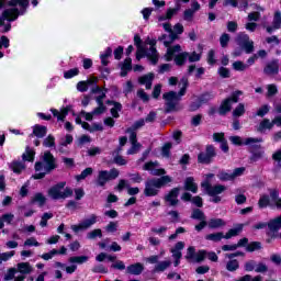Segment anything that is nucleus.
<instances>
[{"instance_id": "f257e3e1", "label": "nucleus", "mask_w": 281, "mask_h": 281, "mask_svg": "<svg viewBox=\"0 0 281 281\" xmlns=\"http://www.w3.org/2000/svg\"><path fill=\"white\" fill-rule=\"evenodd\" d=\"M30 5V0H0V27L5 34L12 30V21H16L20 14H25V10ZM8 21L9 23H5Z\"/></svg>"}, {"instance_id": "f03ea898", "label": "nucleus", "mask_w": 281, "mask_h": 281, "mask_svg": "<svg viewBox=\"0 0 281 281\" xmlns=\"http://www.w3.org/2000/svg\"><path fill=\"white\" fill-rule=\"evenodd\" d=\"M134 45L137 47L136 60H142L144 56L150 60L151 65H157L159 63V53H157V41L150 37H147L145 45H142V37L139 35L134 36Z\"/></svg>"}, {"instance_id": "7ed1b4c3", "label": "nucleus", "mask_w": 281, "mask_h": 281, "mask_svg": "<svg viewBox=\"0 0 281 281\" xmlns=\"http://www.w3.org/2000/svg\"><path fill=\"white\" fill-rule=\"evenodd\" d=\"M189 59V63H199L201 60V53H188V52H181V45L177 44L172 47L167 48V52L165 54V60L167 63H170V60H175V64L178 67H183L186 65V60Z\"/></svg>"}, {"instance_id": "20e7f679", "label": "nucleus", "mask_w": 281, "mask_h": 281, "mask_svg": "<svg viewBox=\"0 0 281 281\" xmlns=\"http://www.w3.org/2000/svg\"><path fill=\"white\" fill-rule=\"evenodd\" d=\"M56 158L49 151H45L42 156V161L35 164V175L33 179H43L45 175L56 170Z\"/></svg>"}, {"instance_id": "39448f33", "label": "nucleus", "mask_w": 281, "mask_h": 281, "mask_svg": "<svg viewBox=\"0 0 281 281\" xmlns=\"http://www.w3.org/2000/svg\"><path fill=\"white\" fill-rule=\"evenodd\" d=\"M180 92L177 94L175 91L167 92L162 95L166 101V106L168 112L179 111V102L183 95H186V89H188V78H182L180 81Z\"/></svg>"}, {"instance_id": "423d86ee", "label": "nucleus", "mask_w": 281, "mask_h": 281, "mask_svg": "<svg viewBox=\"0 0 281 281\" xmlns=\"http://www.w3.org/2000/svg\"><path fill=\"white\" fill-rule=\"evenodd\" d=\"M214 179L213 173H209L205 176V180L201 183V188L209 194V196H212L210 200L211 203H221L222 198L218 194H223L225 190H227V187L223 184H215L212 186L211 181Z\"/></svg>"}, {"instance_id": "0eeeda50", "label": "nucleus", "mask_w": 281, "mask_h": 281, "mask_svg": "<svg viewBox=\"0 0 281 281\" xmlns=\"http://www.w3.org/2000/svg\"><path fill=\"white\" fill-rule=\"evenodd\" d=\"M168 183H172V178L170 176H162L160 178L147 180L144 190L145 196H157L159 194V190H161L164 186H168Z\"/></svg>"}, {"instance_id": "6e6552de", "label": "nucleus", "mask_w": 281, "mask_h": 281, "mask_svg": "<svg viewBox=\"0 0 281 281\" xmlns=\"http://www.w3.org/2000/svg\"><path fill=\"white\" fill-rule=\"evenodd\" d=\"M67 182H59L48 189V196L54 201H60V199H69L74 194L70 188H65Z\"/></svg>"}, {"instance_id": "1a4fd4ad", "label": "nucleus", "mask_w": 281, "mask_h": 281, "mask_svg": "<svg viewBox=\"0 0 281 281\" xmlns=\"http://www.w3.org/2000/svg\"><path fill=\"white\" fill-rule=\"evenodd\" d=\"M162 27L165 30V32H168V34H170V41H165V47H167V49L169 47H172L170 45H172V43H175V41H177L179 38V36H177L178 34H183V25L181 23H177L173 29L170 25V23H165L162 24Z\"/></svg>"}, {"instance_id": "9d476101", "label": "nucleus", "mask_w": 281, "mask_h": 281, "mask_svg": "<svg viewBox=\"0 0 281 281\" xmlns=\"http://www.w3.org/2000/svg\"><path fill=\"white\" fill-rule=\"evenodd\" d=\"M120 177V170L113 168L110 171L108 170H100L97 177V184L103 188V186H106L109 181H113L114 179H117Z\"/></svg>"}, {"instance_id": "9b49d317", "label": "nucleus", "mask_w": 281, "mask_h": 281, "mask_svg": "<svg viewBox=\"0 0 281 281\" xmlns=\"http://www.w3.org/2000/svg\"><path fill=\"white\" fill-rule=\"evenodd\" d=\"M240 95H243V91H235L231 98L226 99L220 108V115H225V113H229V111H232V104H236Z\"/></svg>"}, {"instance_id": "f8f14e48", "label": "nucleus", "mask_w": 281, "mask_h": 281, "mask_svg": "<svg viewBox=\"0 0 281 281\" xmlns=\"http://www.w3.org/2000/svg\"><path fill=\"white\" fill-rule=\"evenodd\" d=\"M98 223V215H90L88 218L83 220L81 223L77 225H71L72 232L78 234V232H82L85 229H89V227L95 225Z\"/></svg>"}, {"instance_id": "ddd939ff", "label": "nucleus", "mask_w": 281, "mask_h": 281, "mask_svg": "<svg viewBox=\"0 0 281 281\" xmlns=\"http://www.w3.org/2000/svg\"><path fill=\"white\" fill-rule=\"evenodd\" d=\"M15 271L21 273V276L15 277L14 281H24L25 276H30L34 271V267L30 262H20L16 266Z\"/></svg>"}, {"instance_id": "4468645a", "label": "nucleus", "mask_w": 281, "mask_h": 281, "mask_svg": "<svg viewBox=\"0 0 281 281\" xmlns=\"http://www.w3.org/2000/svg\"><path fill=\"white\" fill-rule=\"evenodd\" d=\"M229 142H232V144H234L235 146H251V144H260V142H262V138L249 137L243 140L240 136H231Z\"/></svg>"}, {"instance_id": "2eb2a0df", "label": "nucleus", "mask_w": 281, "mask_h": 281, "mask_svg": "<svg viewBox=\"0 0 281 281\" xmlns=\"http://www.w3.org/2000/svg\"><path fill=\"white\" fill-rule=\"evenodd\" d=\"M144 170H147L154 177H164V175H166V169L159 168V162L157 161H149L145 164Z\"/></svg>"}, {"instance_id": "dca6fc26", "label": "nucleus", "mask_w": 281, "mask_h": 281, "mask_svg": "<svg viewBox=\"0 0 281 281\" xmlns=\"http://www.w3.org/2000/svg\"><path fill=\"white\" fill-rule=\"evenodd\" d=\"M186 247V243L183 241H178L172 248H171V254H172V258L175 259V267H179V265H181V258H182V254L181 250Z\"/></svg>"}, {"instance_id": "f3484780", "label": "nucleus", "mask_w": 281, "mask_h": 281, "mask_svg": "<svg viewBox=\"0 0 281 281\" xmlns=\"http://www.w3.org/2000/svg\"><path fill=\"white\" fill-rule=\"evenodd\" d=\"M237 41L238 44L243 46L246 54H251L254 52V41L249 40V35L241 33L238 35Z\"/></svg>"}, {"instance_id": "a211bd4d", "label": "nucleus", "mask_w": 281, "mask_h": 281, "mask_svg": "<svg viewBox=\"0 0 281 281\" xmlns=\"http://www.w3.org/2000/svg\"><path fill=\"white\" fill-rule=\"evenodd\" d=\"M130 133V142L132 147L127 150V155H137L142 150V144L137 143V134L133 130H127Z\"/></svg>"}, {"instance_id": "6ab92c4d", "label": "nucleus", "mask_w": 281, "mask_h": 281, "mask_svg": "<svg viewBox=\"0 0 281 281\" xmlns=\"http://www.w3.org/2000/svg\"><path fill=\"white\" fill-rule=\"evenodd\" d=\"M179 188L171 189L168 194L165 195V203L175 207V205H179Z\"/></svg>"}, {"instance_id": "aec40b11", "label": "nucleus", "mask_w": 281, "mask_h": 281, "mask_svg": "<svg viewBox=\"0 0 281 281\" xmlns=\"http://www.w3.org/2000/svg\"><path fill=\"white\" fill-rule=\"evenodd\" d=\"M238 256H243V254H240V252L226 254V258L229 259L226 262V270L227 271L234 272V271H237V269L240 267V265L238 263V260L232 259V258H236Z\"/></svg>"}, {"instance_id": "412c9836", "label": "nucleus", "mask_w": 281, "mask_h": 281, "mask_svg": "<svg viewBox=\"0 0 281 281\" xmlns=\"http://www.w3.org/2000/svg\"><path fill=\"white\" fill-rule=\"evenodd\" d=\"M281 27V12L277 11L273 16L272 25L267 26L266 30L268 34H271V32H276V30H280Z\"/></svg>"}, {"instance_id": "4be33fe9", "label": "nucleus", "mask_w": 281, "mask_h": 281, "mask_svg": "<svg viewBox=\"0 0 281 281\" xmlns=\"http://www.w3.org/2000/svg\"><path fill=\"white\" fill-rule=\"evenodd\" d=\"M265 72L269 76H278L280 74V63L278 60H272L265 68Z\"/></svg>"}, {"instance_id": "5701e85b", "label": "nucleus", "mask_w": 281, "mask_h": 281, "mask_svg": "<svg viewBox=\"0 0 281 281\" xmlns=\"http://www.w3.org/2000/svg\"><path fill=\"white\" fill-rule=\"evenodd\" d=\"M216 155L213 146L206 147V158H203V153L198 156V160L200 164H210L212 161V157Z\"/></svg>"}, {"instance_id": "b1692460", "label": "nucleus", "mask_w": 281, "mask_h": 281, "mask_svg": "<svg viewBox=\"0 0 281 281\" xmlns=\"http://www.w3.org/2000/svg\"><path fill=\"white\" fill-rule=\"evenodd\" d=\"M144 271V265L140 262L133 263L126 268V273H130L131 276H140V273Z\"/></svg>"}, {"instance_id": "393cba45", "label": "nucleus", "mask_w": 281, "mask_h": 281, "mask_svg": "<svg viewBox=\"0 0 281 281\" xmlns=\"http://www.w3.org/2000/svg\"><path fill=\"white\" fill-rule=\"evenodd\" d=\"M50 111L54 117H57L58 122H65V119L69 115V108H63L60 111L52 109Z\"/></svg>"}, {"instance_id": "a878e982", "label": "nucleus", "mask_w": 281, "mask_h": 281, "mask_svg": "<svg viewBox=\"0 0 281 281\" xmlns=\"http://www.w3.org/2000/svg\"><path fill=\"white\" fill-rule=\"evenodd\" d=\"M95 82H98V78L92 77L90 79H88L87 81H79L77 83V89L81 92H85L89 89V85H95Z\"/></svg>"}, {"instance_id": "bb28decb", "label": "nucleus", "mask_w": 281, "mask_h": 281, "mask_svg": "<svg viewBox=\"0 0 281 281\" xmlns=\"http://www.w3.org/2000/svg\"><path fill=\"white\" fill-rule=\"evenodd\" d=\"M184 190H189V192H193V194H196V192H199V186L194 183V178L189 177L186 179Z\"/></svg>"}, {"instance_id": "cd10ccee", "label": "nucleus", "mask_w": 281, "mask_h": 281, "mask_svg": "<svg viewBox=\"0 0 281 281\" xmlns=\"http://www.w3.org/2000/svg\"><path fill=\"white\" fill-rule=\"evenodd\" d=\"M170 265H172L171 260H165V261L158 262L154 267V273H162V271H166V269H169Z\"/></svg>"}, {"instance_id": "c85d7f7f", "label": "nucleus", "mask_w": 281, "mask_h": 281, "mask_svg": "<svg viewBox=\"0 0 281 281\" xmlns=\"http://www.w3.org/2000/svg\"><path fill=\"white\" fill-rule=\"evenodd\" d=\"M153 80H155L154 74H148L139 78L140 85H145L146 89H150V87H153Z\"/></svg>"}, {"instance_id": "c756f323", "label": "nucleus", "mask_w": 281, "mask_h": 281, "mask_svg": "<svg viewBox=\"0 0 281 281\" xmlns=\"http://www.w3.org/2000/svg\"><path fill=\"white\" fill-rule=\"evenodd\" d=\"M10 169L15 173V175H21L23 170H25V164L21 161H12L10 165Z\"/></svg>"}, {"instance_id": "7c9ffc66", "label": "nucleus", "mask_w": 281, "mask_h": 281, "mask_svg": "<svg viewBox=\"0 0 281 281\" xmlns=\"http://www.w3.org/2000/svg\"><path fill=\"white\" fill-rule=\"evenodd\" d=\"M243 232V224L237 225L235 228H231L225 235L224 238L229 240V238H234V236H238Z\"/></svg>"}, {"instance_id": "2f4dec72", "label": "nucleus", "mask_w": 281, "mask_h": 281, "mask_svg": "<svg viewBox=\"0 0 281 281\" xmlns=\"http://www.w3.org/2000/svg\"><path fill=\"white\" fill-rule=\"evenodd\" d=\"M92 93H98L99 95L97 97V104H102L104 98H106V92L102 90L99 86H94L92 88Z\"/></svg>"}, {"instance_id": "473e14b6", "label": "nucleus", "mask_w": 281, "mask_h": 281, "mask_svg": "<svg viewBox=\"0 0 281 281\" xmlns=\"http://www.w3.org/2000/svg\"><path fill=\"white\" fill-rule=\"evenodd\" d=\"M274 126L273 121L270 122L269 119H265L263 121L260 122L258 131H260V133H263V131H271Z\"/></svg>"}, {"instance_id": "72a5a7b5", "label": "nucleus", "mask_w": 281, "mask_h": 281, "mask_svg": "<svg viewBox=\"0 0 281 281\" xmlns=\"http://www.w3.org/2000/svg\"><path fill=\"white\" fill-rule=\"evenodd\" d=\"M33 135H35V137H45V135H47V127L43 126V125H35L33 127Z\"/></svg>"}, {"instance_id": "f704fd0d", "label": "nucleus", "mask_w": 281, "mask_h": 281, "mask_svg": "<svg viewBox=\"0 0 281 281\" xmlns=\"http://www.w3.org/2000/svg\"><path fill=\"white\" fill-rule=\"evenodd\" d=\"M207 225L211 229H218V227H224L225 221L222 218H212L209 221Z\"/></svg>"}, {"instance_id": "c9c22d12", "label": "nucleus", "mask_w": 281, "mask_h": 281, "mask_svg": "<svg viewBox=\"0 0 281 281\" xmlns=\"http://www.w3.org/2000/svg\"><path fill=\"white\" fill-rule=\"evenodd\" d=\"M206 240H212V243H221L225 238L223 233H212L205 236Z\"/></svg>"}, {"instance_id": "e433bc0d", "label": "nucleus", "mask_w": 281, "mask_h": 281, "mask_svg": "<svg viewBox=\"0 0 281 281\" xmlns=\"http://www.w3.org/2000/svg\"><path fill=\"white\" fill-rule=\"evenodd\" d=\"M34 155H36L34 149L26 147L25 151L22 155V159L23 161H34Z\"/></svg>"}, {"instance_id": "4c0bfd02", "label": "nucleus", "mask_w": 281, "mask_h": 281, "mask_svg": "<svg viewBox=\"0 0 281 281\" xmlns=\"http://www.w3.org/2000/svg\"><path fill=\"white\" fill-rule=\"evenodd\" d=\"M133 60L131 58H126L123 63L122 66V71H121V76L124 77L126 76L127 71H131V69H133Z\"/></svg>"}, {"instance_id": "58836bf2", "label": "nucleus", "mask_w": 281, "mask_h": 281, "mask_svg": "<svg viewBox=\"0 0 281 281\" xmlns=\"http://www.w3.org/2000/svg\"><path fill=\"white\" fill-rule=\"evenodd\" d=\"M108 104H112L113 108L111 109V115L112 117H120V111H122V104L116 102L109 101Z\"/></svg>"}, {"instance_id": "ea45409f", "label": "nucleus", "mask_w": 281, "mask_h": 281, "mask_svg": "<svg viewBox=\"0 0 281 281\" xmlns=\"http://www.w3.org/2000/svg\"><path fill=\"white\" fill-rule=\"evenodd\" d=\"M258 205L261 210L265 207H269V205H271V199L269 198V195L267 194L261 195L259 199Z\"/></svg>"}, {"instance_id": "a19ab883", "label": "nucleus", "mask_w": 281, "mask_h": 281, "mask_svg": "<svg viewBox=\"0 0 281 281\" xmlns=\"http://www.w3.org/2000/svg\"><path fill=\"white\" fill-rule=\"evenodd\" d=\"M69 262L77 263V265H85V262H89V257L88 256L70 257Z\"/></svg>"}, {"instance_id": "79ce46f5", "label": "nucleus", "mask_w": 281, "mask_h": 281, "mask_svg": "<svg viewBox=\"0 0 281 281\" xmlns=\"http://www.w3.org/2000/svg\"><path fill=\"white\" fill-rule=\"evenodd\" d=\"M33 203H36L40 206L45 205V202L47 201V198H45L43 195V193H36L33 199H32Z\"/></svg>"}, {"instance_id": "37998d69", "label": "nucleus", "mask_w": 281, "mask_h": 281, "mask_svg": "<svg viewBox=\"0 0 281 281\" xmlns=\"http://www.w3.org/2000/svg\"><path fill=\"white\" fill-rule=\"evenodd\" d=\"M178 11H179V9H169V10H167L166 15H160L158 18V21H168V20L172 19V16H175V14H177Z\"/></svg>"}, {"instance_id": "c03bdc74", "label": "nucleus", "mask_w": 281, "mask_h": 281, "mask_svg": "<svg viewBox=\"0 0 281 281\" xmlns=\"http://www.w3.org/2000/svg\"><path fill=\"white\" fill-rule=\"evenodd\" d=\"M14 254H16V251L14 250L0 254V265H2L3 262H8V260H10L14 256Z\"/></svg>"}, {"instance_id": "a18cd8bd", "label": "nucleus", "mask_w": 281, "mask_h": 281, "mask_svg": "<svg viewBox=\"0 0 281 281\" xmlns=\"http://www.w3.org/2000/svg\"><path fill=\"white\" fill-rule=\"evenodd\" d=\"M87 238H89V240H95V238H102V229L97 228L91 231L90 233H88Z\"/></svg>"}, {"instance_id": "49530a36", "label": "nucleus", "mask_w": 281, "mask_h": 281, "mask_svg": "<svg viewBox=\"0 0 281 281\" xmlns=\"http://www.w3.org/2000/svg\"><path fill=\"white\" fill-rule=\"evenodd\" d=\"M233 69L235 71H245L246 69H249V66L243 61H235L233 63Z\"/></svg>"}, {"instance_id": "de8ad7c7", "label": "nucleus", "mask_w": 281, "mask_h": 281, "mask_svg": "<svg viewBox=\"0 0 281 281\" xmlns=\"http://www.w3.org/2000/svg\"><path fill=\"white\" fill-rule=\"evenodd\" d=\"M245 115V104L239 103L236 109L233 111V116L234 117H240Z\"/></svg>"}, {"instance_id": "09e8293b", "label": "nucleus", "mask_w": 281, "mask_h": 281, "mask_svg": "<svg viewBox=\"0 0 281 281\" xmlns=\"http://www.w3.org/2000/svg\"><path fill=\"white\" fill-rule=\"evenodd\" d=\"M93 175V168L88 167L86 168L79 176L76 177L77 181H80L82 179H87V177Z\"/></svg>"}, {"instance_id": "8fccbe9b", "label": "nucleus", "mask_w": 281, "mask_h": 281, "mask_svg": "<svg viewBox=\"0 0 281 281\" xmlns=\"http://www.w3.org/2000/svg\"><path fill=\"white\" fill-rule=\"evenodd\" d=\"M43 146H45L46 148H53L54 146H56V138H54V136L52 135H48L47 138H45L43 142Z\"/></svg>"}, {"instance_id": "3c124183", "label": "nucleus", "mask_w": 281, "mask_h": 281, "mask_svg": "<svg viewBox=\"0 0 281 281\" xmlns=\"http://www.w3.org/2000/svg\"><path fill=\"white\" fill-rule=\"evenodd\" d=\"M24 247H41V243L36 240V237H30L24 241Z\"/></svg>"}, {"instance_id": "603ef678", "label": "nucleus", "mask_w": 281, "mask_h": 281, "mask_svg": "<svg viewBox=\"0 0 281 281\" xmlns=\"http://www.w3.org/2000/svg\"><path fill=\"white\" fill-rule=\"evenodd\" d=\"M217 177L221 181H234L232 172L221 171Z\"/></svg>"}, {"instance_id": "864d4df0", "label": "nucleus", "mask_w": 281, "mask_h": 281, "mask_svg": "<svg viewBox=\"0 0 281 281\" xmlns=\"http://www.w3.org/2000/svg\"><path fill=\"white\" fill-rule=\"evenodd\" d=\"M191 218H195L196 221H205V214L203 211L196 209L193 211Z\"/></svg>"}, {"instance_id": "5fc2aeb1", "label": "nucleus", "mask_w": 281, "mask_h": 281, "mask_svg": "<svg viewBox=\"0 0 281 281\" xmlns=\"http://www.w3.org/2000/svg\"><path fill=\"white\" fill-rule=\"evenodd\" d=\"M206 258V251L205 250H200L195 254V257L193 258L192 262H203Z\"/></svg>"}, {"instance_id": "6e6d98bb", "label": "nucleus", "mask_w": 281, "mask_h": 281, "mask_svg": "<svg viewBox=\"0 0 281 281\" xmlns=\"http://www.w3.org/2000/svg\"><path fill=\"white\" fill-rule=\"evenodd\" d=\"M49 218H54V214L44 213L40 222L41 227H47V222L49 221Z\"/></svg>"}, {"instance_id": "4d7b16f0", "label": "nucleus", "mask_w": 281, "mask_h": 281, "mask_svg": "<svg viewBox=\"0 0 281 281\" xmlns=\"http://www.w3.org/2000/svg\"><path fill=\"white\" fill-rule=\"evenodd\" d=\"M74 142V136L71 134H67L64 139L60 142V148L59 150L63 153V146H68V144H71Z\"/></svg>"}, {"instance_id": "13d9d810", "label": "nucleus", "mask_w": 281, "mask_h": 281, "mask_svg": "<svg viewBox=\"0 0 281 281\" xmlns=\"http://www.w3.org/2000/svg\"><path fill=\"white\" fill-rule=\"evenodd\" d=\"M78 74H80V70H78V68H72V69L64 72V78H66V79L74 78V77L78 76Z\"/></svg>"}, {"instance_id": "bf43d9fd", "label": "nucleus", "mask_w": 281, "mask_h": 281, "mask_svg": "<svg viewBox=\"0 0 281 281\" xmlns=\"http://www.w3.org/2000/svg\"><path fill=\"white\" fill-rule=\"evenodd\" d=\"M262 249V245L259 241H252L247 246V251H258Z\"/></svg>"}, {"instance_id": "052dcab7", "label": "nucleus", "mask_w": 281, "mask_h": 281, "mask_svg": "<svg viewBox=\"0 0 281 281\" xmlns=\"http://www.w3.org/2000/svg\"><path fill=\"white\" fill-rule=\"evenodd\" d=\"M0 221H2L3 224L7 223L8 225H10V223H12V221H14V214H12V213L3 214L0 217Z\"/></svg>"}, {"instance_id": "680f3d73", "label": "nucleus", "mask_w": 281, "mask_h": 281, "mask_svg": "<svg viewBox=\"0 0 281 281\" xmlns=\"http://www.w3.org/2000/svg\"><path fill=\"white\" fill-rule=\"evenodd\" d=\"M54 256H58L57 249H53L49 252L43 254L42 259L43 260H52V258H54Z\"/></svg>"}, {"instance_id": "e2e57ef3", "label": "nucleus", "mask_w": 281, "mask_h": 281, "mask_svg": "<svg viewBox=\"0 0 281 281\" xmlns=\"http://www.w3.org/2000/svg\"><path fill=\"white\" fill-rule=\"evenodd\" d=\"M269 110H270L269 105L265 104L261 108H259V110L257 111V115L259 117H265V115L269 113Z\"/></svg>"}, {"instance_id": "0e129e2a", "label": "nucleus", "mask_w": 281, "mask_h": 281, "mask_svg": "<svg viewBox=\"0 0 281 281\" xmlns=\"http://www.w3.org/2000/svg\"><path fill=\"white\" fill-rule=\"evenodd\" d=\"M262 157H265V150H258L255 151L251 156V161H258L259 159H262Z\"/></svg>"}, {"instance_id": "69168bd1", "label": "nucleus", "mask_w": 281, "mask_h": 281, "mask_svg": "<svg viewBox=\"0 0 281 281\" xmlns=\"http://www.w3.org/2000/svg\"><path fill=\"white\" fill-rule=\"evenodd\" d=\"M238 281H262V277L257 276L255 278H251V276L246 274V276L241 277Z\"/></svg>"}, {"instance_id": "338daca9", "label": "nucleus", "mask_w": 281, "mask_h": 281, "mask_svg": "<svg viewBox=\"0 0 281 281\" xmlns=\"http://www.w3.org/2000/svg\"><path fill=\"white\" fill-rule=\"evenodd\" d=\"M218 75L221 76V78H229V76H232V74L229 72V69L225 67H221L218 69Z\"/></svg>"}, {"instance_id": "774afa93", "label": "nucleus", "mask_w": 281, "mask_h": 281, "mask_svg": "<svg viewBox=\"0 0 281 281\" xmlns=\"http://www.w3.org/2000/svg\"><path fill=\"white\" fill-rule=\"evenodd\" d=\"M273 160L276 161L277 166L281 167V150L276 151L272 155Z\"/></svg>"}]
</instances>
